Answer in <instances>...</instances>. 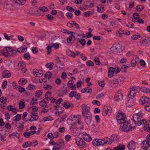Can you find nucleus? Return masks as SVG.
Masks as SVG:
<instances>
[{"label": "nucleus", "instance_id": "nucleus-17", "mask_svg": "<svg viewBox=\"0 0 150 150\" xmlns=\"http://www.w3.org/2000/svg\"><path fill=\"white\" fill-rule=\"evenodd\" d=\"M33 74L35 76L41 77L43 75V71L41 70L34 69L33 70Z\"/></svg>", "mask_w": 150, "mask_h": 150}, {"label": "nucleus", "instance_id": "nucleus-9", "mask_svg": "<svg viewBox=\"0 0 150 150\" xmlns=\"http://www.w3.org/2000/svg\"><path fill=\"white\" fill-rule=\"evenodd\" d=\"M120 50V46L118 43L114 44L110 48V52L114 54L119 52Z\"/></svg>", "mask_w": 150, "mask_h": 150}, {"label": "nucleus", "instance_id": "nucleus-23", "mask_svg": "<svg viewBox=\"0 0 150 150\" xmlns=\"http://www.w3.org/2000/svg\"><path fill=\"white\" fill-rule=\"evenodd\" d=\"M123 95L120 92H117L115 94L114 97V99L115 100H121L123 98Z\"/></svg>", "mask_w": 150, "mask_h": 150}, {"label": "nucleus", "instance_id": "nucleus-29", "mask_svg": "<svg viewBox=\"0 0 150 150\" xmlns=\"http://www.w3.org/2000/svg\"><path fill=\"white\" fill-rule=\"evenodd\" d=\"M81 92L86 93H89L91 94L92 92V89L90 88L87 87L81 89Z\"/></svg>", "mask_w": 150, "mask_h": 150}, {"label": "nucleus", "instance_id": "nucleus-8", "mask_svg": "<svg viewBox=\"0 0 150 150\" xmlns=\"http://www.w3.org/2000/svg\"><path fill=\"white\" fill-rule=\"evenodd\" d=\"M75 140L76 144L80 148H84L86 147V144L81 138L77 137Z\"/></svg>", "mask_w": 150, "mask_h": 150}, {"label": "nucleus", "instance_id": "nucleus-11", "mask_svg": "<svg viewBox=\"0 0 150 150\" xmlns=\"http://www.w3.org/2000/svg\"><path fill=\"white\" fill-rule=\"evenodd\" d=\"M142 145L141 148L144 150L147 149L150 146V138L146 137V139L142 142Z\"/></svg>", "mask_w": 150, "mask_h": 150}, {"label": "nucleus", "instance_id": "nucleus-13", "mask_svg": "<svg viewBox=\"0 0 150 150\" xmlns=\"http://www.w3.org/2000/svg\"><path fill=\"white\" fill-rule=\"evenodd\" d=\"M112 112V108L110 107L105 106L103 110L102 114L104 116H109Z\"/></svg>", "mask_w": 150, "mask_h": 150}, {"label": "nucleus", "instance_id": "nucleus-60", "mask_svg": "<svg viewBox=\"0 0 150 150\" xmlns=\"http://www.w3.org/2000/svg\"><path fill=\"white\" fill-rule=\"evenodd\" d=\"M77 93L75 91H73L71 92L69 94V96L70 97H75V95H76Z\"/></svg>", "mask_w": 150, "mask_h": 150}, {"label": "nucleus", "instance_id": "nucleus-36", "mask_svg": "<svg viewBox=\"0 0 150 150\" xmlns=\"http://www.w3.org/2000/svg\"><path fill=\"white\" fill-rule=\"evenodd\" d=\"M18 83L21 85L25 84L27 83V81L23 78H21L18 81Z\"/></svg>", "mask_w": 150, "mask_h": 150}, {"label": "nucleus", "instance_id": "nucleus-38", "mask_svg": "<svg viewBox=\"0 0 150 150\" xmlns=\"http://www.w3.org/2000/svg\"><path fill=\"white\" fill-rule=\"evenodd\" d=\"M52 47V44H50L47 47L46 49L47 50V53L48 54H50L51 53V48Z\"/></svg>", "mask_w": 150, "mask_h": 150}, {"label": "nucleus", "instance_id": "nucleus-37", "mask_svg": "<svg viewBox=\"0 0 150 150\" xmlns=\"http://www.w3.org/2000/svg\"><path fill=\"white\" fill-rule=\"evenodd\" d=\"M75 37H74V38L72 37H69L67 38V41L68 43H71L73 42V41L75 40Z\"/></svg>", "mask_w": 150, "mask_h": 150}, {"label": "nucleus", "instance_id": "nucleus-14", "mask_svg": "<svg viewBox=\"0 0 150 150\" xmlns=\"http://www.w3.org/2000/svg\"><path fill=\"white\" fill-rule=\"evenodd\" d=\"M78 117H79V115H74L73 116V118L72 119H68L67 122L68 124L71 126H74V125H75Z\"/></svg>", "mask_w": 150, "mask_h": 150}, {"label": "nucleus", "instance_id": "nucleus-61", "mask_svg": "<svg viewBox=\"0 0 150 150\" xmlns=\"http://www.w3.org/2000/svg\"><path fill=\"white\" fill-rule=\"evenodd\" d=\"M18 68L19 69H21L22 67H25L24 63L23 62H20L19 63L18 65Z\"/></svg>", "mask_w": 150, "mask_h": 150}, {"label": "nucleus", "instance_id": "nucleus-32", "mask_svg": "<svg viewBox=\"0 0 150 150\" xmlns=\"http://www.w3.org/2000/svg\"><path fill=\"white\" fill-rule=\"evenodd\" d=\"M125 148L124 145L120 144L117 146L114 147L112 150H125Z\"/></svg>", "mask_w": 150, "mask_h": 150}, {"label": "nucleus", "instance_id": "nucleus-21", "mask_svg": "<svg viewBox=\"0 0 150 150\" xmlns=\"http://www.w3.org/2000/svg\"><path fill=\"white\" fill-rule=\"evenodd\" d=\"M127 147L129 150H134L136 148V143L133 140L131 141L127 145Z\"/></svg>", "mask_w": 150, "mask_h": 150}, {"label": "nucleus", "instance_id": "nucleus-26", "mask_svg": "<svg viewBox=\"0 0 150 150\" xmlns=\"http://www.w3.org/2000/svg\"><path fill=\"white\" fill-rule=\"evenodd\" d=\"M31 114L32 115L31 118L29 119L28 120L29 121L32 122L34 120L36 121L38 119V116L37 115V114L34 112H32Z\"/></svg>", "mask_w": 150, "mask_h": 150}, {"label": "nucleus", "instance_id": "nucleus-42", "mask_svg": "<svg viewBox=\"0 0 150 150\" xmlns=\"http://www.w3.org/2000/svg\"><path fill=\"white\" fill-rule=\"evenodd\" d=\"M36 87L35 86L31 84H29L28 87V89L30 90L33 91L36 89Z\"/></svg>", "mask_w": 150, "mask_h": 150}, {"label": "nucleus", "instance_id": "nucleus-33", "mask_svg": "<svg viewBox=\"0 0 150 150\" xmlns=\"http://www.w3.org/2000/svg\"><path fill=\"white\" fill-rule=\"evenodd\" d=\"M33 145V142H26L23 144V147L24 148H26L28 147L31 146Z\"/></svg>", "mask_w": 150, "mask_h": 150}, {"label": "nucleus", "instance_id": "nucleus-16", "mask_svg": "<svg viewBox=\"0 0 150 150\" xmlns=\"http://www.w3.org/2000/svg\"><path fill=\"white\" fill-rule=\"evenodd\" d=\"M83 116L85 117L84 121L86 123L87 125H90L91 123L92 118V115L91 113H89V114Z\"/></svg>", "mask_w": 150, "mask_h": 150}, {"label": "nucleus", "instance_id": "nucleus-55", "mask_svg": "<svg viewBox=\"0 0 150 150\" xmlns=\"http://www.w3.org/2000/svg\"><path fill=\"white\" fill-rule=\"evenodd\" d=\"M93 14L92 12L91 11H88L85 12L84 13V15L86 17H88L92 15Z\"/></svg>", "mask_w": 150, "mask_h": 150}, {"label": "nucleus", "instance_id": "nucleus-52", "mask_svg": "<svg viewBox=\"0 0 150 150\" xmlns=\"http://www.w3.org/2000/svg\"><path fill=\"white\" fill-rule=\"evenodd\" d=\"M63 106L66 108L67 109L69 108L70 107V104L69 103L64 102L63 104Z\"/></svg>", "mask_w": 150, "mask_h": 150}, {"label": "nucleus", "instance_id": "nucleus-54", "mask_svg": "<svg viewBox=\"0 0 150 150\" xmlns=\"http://www.w3.org/2000/svg\"><path fill=\"white\" fill-rule=\"evenodd\" d=\"M144 129L146 131H150V124L149 122L144 127Z\"/></svg>", "mask_w": 150, "mask_h": 150}, {"label": "nucleus", "instance_id": "nucleus-64", "mask_svg": "<svg viewBox=\"0 0 150 150\" xmlns=\"http://www.w3.org/2000/svg\"><path fill=\"white\" fill-rule=\"evenodd\" d=\"M94 61L96 64L97 65H100V63L99 59L98 57H96L94 59Z\"/></svg>", "mask_w": 150, "mask_h": 150}, {"label": "nucleus", "instance_id": "nucleus-6", "mask_svg": "<svg viewBox=\"0 0 150 150\" xmlns=\"http://www.w3.org/2000/svg\"><path fill=\"white\" fill-rule=\"evenodd\" d=\"M135 91L136 89L134 88H132L130 90L129 93L128 95V98H127V100H128V103H130V105L131 102H132V104L131 105V106H132L135 104V103L134 102V100L132 98V96L134 98L136 94Z\"/></svg>", "mask_w": 150, "mask_h": 150}, {"label": "nucleus", "instance_id": "nucleus-31", "mask_svg": "<svg viewBox=\"0 0 150 150\" xmlns=\"http://www.w3.org/2000/svg\"><path fill=\"white\" fill-rule=\"evenodd\" d=\"M108 75L109 77L111 78L113 76V73L115 71V69L112 67H110L109 68Z\"/></svg>", "mask_w": 150, "mask_h": 150}, {"label": "nucleus", "instance_id": "nucleus-4", "mask_svg": "<svg viewBox=\"0 0 150 150\" xmlns=\"http://www.w3.org/2000/svg\"><path fill=\"white\" fill-rule=\"evenodd\" d=\"M116 117L117 122L120 125L126 121V115L122 112L120 110L118 111Z\"/></svg>", "mask_w": 150, "mask_h": 150}, {"label": "nucleus", "instance_id": "nucleus-27", "mask_svg": "<svg viewBox=\"0 0 150 150\" xmlns=\"http://www.w3.org/2000/svg\"><path fill=\"white\" fill-rule=\"evenodd\" d=\"M27 50V47L25 45L17 49V52L20 53L25 52Z\"/></svg>", "mask_w": 150, "mask_h": 150}, {"label": "nucleus", "instance_id": "nucleus-47", "mask_svg": "<svg viewBox=\"0 0 150 150\" xmlns=\"http://www.w3.org/2000/svg\"><path fill=\"white\" fill-rule=\"evenodd\" d=\"M25 103L24 102L21 101L19 104V108L20 109L24 108L25 106Z\"/></svg>", "mask_w": 150, "mask_h": 150}, {"label": "nucleus", "instance_id": "nucleus-10", "mask_svg": "<svg viewBox=\"0 0 150 150\" xmlns=\"http://www.w3.org/2000/svg\"><path fill=\"white\" fill-rule=\"evenodd\" d=\"M81 108L83 116H85L89 113H91L90 112V108L89 106L84 104L82 105Z\"/></svg>", "mask_w": 150, "mask_h": 150}, {"label": "nucleus", "instance_id": "nucleus-51", "mask_svg": "<svg viewBox=\"0 0 150 150\" xmlns=\"http://www.w3.org/2000/svg\"><path fill=\"white\" fill-rule=\"evenodd\" d=\"M7 101V98L6 97L3 96L0 98V101L4 104L6 103Z\"/></svg>", "mask_w": 150, "mask_h": 150}, {"label": "nucleus", "instance_id": "nucleus-24", "mask_svg": "<svg viewBox=\"0 0 150 150\" xmlns=\"http://www.w3.org/2000/svg\"><path fill=\"white\" fill-rule=\"evenodd\" d=\"M74 81L70 80L67 83L68 86L69 88H70L72 90H76V85L74 84Z\"/></svg>", "mask_w": 150, "mask_h": 150}, {"label": "nucleus", "instance_id": "nucleus-3", "mask_svg": "<svg viewBox=\"0 0 150 150\" xmlns=\"http://www.w3.org/2000/svg\"><path fill=\"white\" fill-rule=\"evenodd\" d=\"M125 81V77L122 76H119L116 79H114L111 81V85L113 88H116L121 86Z\"/></svg>", "mask_w": 150, "mask_h": 150}, {"label": "nucleus", "instance_id": "nucleus-48", "mask_svg": "<svg viewBox=\"0 0 150 150\" xmlns=\"http://www.w3.org/2000/svg\"><path fill=\"white\" fill-rule=\"evenodd\" d=\"M42 93V92L39 90L37 91H36L35 96L37 98H39L40 97Z\"/></svg>", "mask_w": 150, "mask_h": 150}, {"label": "nucleus", "instance_id": "nucleus-19", "mask_svg": "<svg viewBox=\"0 0 150 150\" xmlns=\"http://www.w3.org/2000/svg\"><path fill=\"white\" fill-rule=\"evenodd\" d=\"M81 137L84 140L87 142H90L92 140L91 136L86 132H83Z\"/></svg>", "mask_w": 150, "mask_h": 150}, {"label": "nucleus", "instance_id": "nucleus-20", "mask_svg": "<svg viewBox=\"0 0 150 150\" xmlns=\"http://www.w3.org/2000/svg\"><path fill=\"white\" fill-rule=\"evenodd\" d=\"M103 142H104V140L101 139H96L94 141L92 142L93 144L95 146H99L100 145H103L104 144Z\"/></svg>", "mask_w": 150, "mask_h": 150}, {"label": "nucleus", "instance_id": "nucleus-25", "mask_svg": "<svg viewBox=\"0 0 150 150\" xmlns=\"http://www.w3.org/2000/svg\"><path fill=\"white\" fill-rule=\"evenodd\" d=\"M139 57L137 56H135L133 57V59L131 62V64L133 67L136 65L137 62L139 61Z\"/></svg>", "mask_w": 150, "mask_h": 150}, {"label": "nucleus", "instance_id": "nucleus-5", "mask_svg": "<svg viewBox=\"0 0 150 150\" xmlns=\"http://www.w3.org/2000/svg\"><path fill=\"white\" fill-rule=\"evenodd\" d=\"M142 115L141 117H138L139 120H138L135 121V122H136V125L137 124L138 126H140L142 124L144 125V127L149 122L145 120L142 118L143 116V114L142 112H139L138 113L134 114V115H137L138 116H140V115Z\"/></svg>", "mask_w": 150, "mask_h": 150}, {"label": "nucleus", "instance_id": "nucleus-28", "mask_svg": "<svg viewBox=\"0 0 150 150\" xmlns=\"http://www.w3.org/2000/svg\"><path fill=\"white\" fill-rule=\"evenodd\" d=\"M2 76L3 78H8L11 76V73L8 70L4 71L2 73Z\"/></svg>", "mask_w": 150, "mask_h": 150}, {"label": "nucleus", "instance_id": "nucleus-62", "mask_svg": "<svg viewBox=\"0 0 150 150\" xmlns=\"http://www.w3.org/2000/svg\"><path fill=\"white\" fill-rule=\"evenodd\" d=\"M145 108L147 111H150V104L147 103L145 105Z\"/></svg>", "mask_w": 150, "mask_h": 150}, {"label": "nucleus", "instance_id": "nucleus-12", "mask_svg": "<svg viewBox=\"0 0 150 150\" xmlns=\"http://www.w3.org/2000/svg\"><path fill=\"white\" fill-rule=\"evenodd\" d=\"M64 146V141L62 139L60 140L57 143V145L55 146L53 148V150H63Z\"/></svg>", "mask_w": 150, "mask_h": 150}, {"label": "nucleus", "instance_id": "nucleus-63", "mask_svg": "<svg viewBox=\"0 0 150 150\" xmlns=\"http://www.w3.org/2000/svg\"><path fill=\"white\" fill-rule=\"evenodd\" d=\"M21 119V115L19 114H18L15 117V120L16 121H18Z\"/></svg>", "mask_w": 150, "mask_h": 150}, {"label": "nucleus", "instance_id": "nucleus-34", "mask_svg": "<svg viewBox=\"0 0 150 150\" xmlns=\"http://www.w3.org/2000/svg\"><path fill=\"white\" fill-rule=\"evenodd\" d=\"M104 142H103L105 144H110L112 143H113L111 139L110 138L109 139L108 137L105 138H104Z\"/></svg>", "mask_w": 150, "mask_h": 150}, {"label": "nucleus", "instance_id": "nucleus-56", "mask_svg": "<svg viewBox=\"0 0 150 150\" xmlns=\"http://www.w3.org/2000/svg\"><path fill=\"white\" fill-rule=\"evenodd\" d=\"M16 126L20 128H21V130H23L24 129L23 123H19L16 125Z\"/></svg>", "mask_w": 150, "mask_h": 150}, {"label": "nucleus", "instance_id": "nucleus-44", "mask_svg": "<svg viewBox=\"0 0 150 150\" xmlns=\"http://www.w3.org/2000/svg\"><path fill=\"white\" fill-rule=\"evenodd\" d=\"M38 10L43 12H46L48 10V8L45 6L40 7L39 8Z\"/></svg>", "mask_w": 150, "mask_h": 150}, {"label": "nucleus", "instance_id": "nucleus-45", "mask_svg": "<svg viewBox=\"0 0 150 150\" xmlns=\"http://www.w3.org/2000/svg\"><path fill=\"white\" fill-rule=\"evenodd\" d=\"M81 52L79 51H76L75 52H73L72 53L71 57L73 58H75L76 56L80 55Z\"/></svg>", "mask_w": 150, "mask_h": 150}, {"label": "nucleus", "instance_id": "nucleus-58", "mask_svg": "<svg viewBox=\"0 0 150 150\" xmlns=\"http://www.w3.org/2000/svg\"><path fill=\"white\" fill-rule=\"evenodd\" d=\"M70 129L71 131L72 132H73L74 133H76L77 132V128H75V127H74V126H70Z\"/></svg>", "mask_w": 150, "mask_h": 150}, {"label": "nucleus", "instance_id": "nucleus-30", "mask_svg": "<svg viewBox=\"0 0 150 150\" xmlns=\"http://www.w3.org/2000/svg\"><path fill=\"white\" fill-rule=\"evenodd\" d=\"M142 45L144 46H147L150 44V38H145L142 42Z\"/></svg>", "mask_w": 150, "mask_h": 150}, {"label": "nucleus", "instance_id": "nucleus-53", "mask_svg": "<svg viewBox=\"0 0 150 150\" xmlns=\"http://www.w3.org/2000/svg\"><path fill=\"white\" fill-rule=\"evenodd\" d=\"M33 132H25L24 133V136L26 138H29L30 136L32 135Z\"/></svg>", "mask_w": 150, "mask_h": 150}, {"label": "nucleus", "instance_id": "nucleus-46", "mask_svg": "<svg viewBox=\"0 0 150 150\" xmlns=\"http://www.w3.org/2000/svg\"><path fill=\"white\" fill-rule=\"evenodd\" d=\"M53 120L52 117H44L42 121L43 122H46L47 121H51Z\"/></svg>", "mask_w": 150, "mask_h": 150}, {"label": "nucleus", "instance_id": "nucleus-43", "mask_svg": "<svg viewBox=\"0 0 150 150\" xmlns=\"http://www.w3.org/2000/svg\"><path fill=\"white\" fill-rule=\"evenodd\" d=\"M53 63H48L46 64V66L47 68H48L50 70L52 69Z\"/></svg>", "mask_w": 150, "mask_h": 150}, {"label": "nucleus", "instance_id": "nucleus-2", "mask_svg": "<svg viewBox=\"0 0 150 150\" xmlns=\"http://www.w3.org/2000/svg\"><path fill=\"white\" fill-rule=\"evenodd\" d=\"M1 51V54L6 57L9 56L14 57L16 55L17 52L15 50H13L10 47H6Z\"/></svg>", "mask_w": 150, "mask_h": 150}, {"label": "nucleus", "instance_id": "nucleus-35", "mask_svg": "<svg viewBox=\"0 0 150 150\" xmlns=\"http://www.w3.org/2000/svg\"><path fill=\"white\" fill-rule=\"evenodd\" d=\"M117 136L113 134L110 137L112 142H117L118 139Z\"/></svg>", "mask_w": 150, "mask_h": 150}, {"label": "nucleus", "instance_id": "nucleus-15", "mask_svg": "<svg viewBox=\"0 0 150 150\" xmlns=\"http://www.w3.org/2000/svg\"><path fill=\"white\" fill-rule=\"evenodd\" d=\"M15 8L16 9L20 8L21 5L24 4L26 2V0H15Z\"/></svg>", "mask_w": 150, "mask_h": 150}, {"label": "nucleus", "instance_id": "nucleus-57", "mask_svg": "<svg viewBox=\"0 0 150 150\" xmlns=\"http://www.w3.org/2000/svg\"><path fill=\"white\" fill-rule=\"evenodd\" d=\"M141 35L139 34L135 35L132 36L131 38L132 39L134 40H137V39L140 37Z\"/></svg>", "mask_w": 150, "mask_h": 150}, {"label": "nucleus", "instance_id": "nucleus-59", "mask_svg": "<svg viewBox=\"0 0 150 150\" xmlns=\"http://www.w3.org/2000/svg\"><path fill=\"white\" fill-rule=\"evenodd\" d=\"M62 99L61 98H59L58 100L55 102V104L57 105H55L54 107L56 108H57L58 105H59L61 103V101L62 100Z\"/></svg>", "mask_w": 150, "mask_h": 150}, {"label": "nucleus", "instance_id": "nucleus-39", "mask_svg": "<svg viewBox=\"0 0 150 150\" xmlns=\"http://www.w3.org/2000/svg\"><path fill=\"white\" fill-rule=\"evenodd\" d=\"M141 91L144 93H150V89L145 87L142 88L141 89Z\"/></svg>", "mask_w": 150, "mask_h": 150}, {"label": "nucleus", "instance_id": "nucleus-18", "mask_svg": "<svg viewBox=\"0 0 150 150\" xmlns=\"http://www.w3.org/2000/svg\"><path fill=\"white\" fill-rule=\"evenodd\" d=\"M80 119L79 117H78L76 121V123L75 124V127L78 129H83V123L81 122H80Z\"/></svg>", "mask_w": 150, "mask_h": 150}, {"label": "nucleus", "instance_id": "nucleus-22", "mask_svg": "<svg viewBox=\"0 0 150 150\" xmlns=\"http://www.w3.org/2000/svg\"><path fill=\"white\" fill-rule=\"evenodd\" d=\"M150 100V99L149 98L143 96L141 98L139 102L141 104H144L146 103H148Z\"/></svg>", "mask_w": 150, "mask_h": 150}, {"label": "nucleus", "instance_id": "nucleus-7", "mask_svg": "<svg viewBox=\"0 0 150 150\" xmlns=\"http://www.w3.org/2000/svg\"><path fill=\"white\" fill-rule=\"evenodd\" d=\"M4 8L9 10L16 9L15 8V2L11 0H8L4 4Z\"/></svg>", "mask_w": 150, "mask_h": 150}, {"label": "nucleus", "instance_id": "nucleus-50", "mask_svg": "<svg viewBox=\"0 0 150 150\" xmlns=\"http://www.w3.org/2000/svg\"><path fill=\"white\" fill-rule=\"evenodd\" d=\"M30 103L31 105H33L37 104V99L35 98H33L31 101Z\"/></svg>", "mask_w": 150, "mask_h": 150}, {"label": "nucleus", "instance_id": "nucleus-1", "mask_svg": "<svg viewBox=\"0 0 150 150\" xmlns=\"http://www.w3.org/2000/svg\"><path fill=\"white\" fill-rule=\"evenodd\" d=\"M142 116L141 114L140 115V116H138L137 115H133V119H131L129 122L126 121L121 124L120 129L122 131L126 132L132 131L136 126V122H135V121L139 120L138 117H141Z\"/></svg>", "mask_w": 150, "mask_h": 150}, {"label": "nucleus", "instance_id": "nucleus-49", "mask_svg": "<svg viewBox=\"0 0 150 150\" xmlns=\"http://www.w3.org/2000/svg\"><path fill=\"white\" fill-rule=\"evenodd\" d=\"M144 6L141 5H139L136 6V9L137 11H142L144 9Z\"/></svg>", "mask_w": 150, "mask_h": 150}, {"label": "nucleus", "instance_id": "nucleus-41", "mask_svg": "<svg viewBox=\"0 0 150 150\" xmlns=\"http://www.w3.org/2000/svg\"><path fill=\"white\" fill-rule=\"evenodd\" d=\"M47 102H45L44 101H43V100H42L40 102V105L42 107L45 108H48V107L47 106Z\"/></svg>", "mask_w": 150, "mask_h": 150}, {"label": "nucleus", "instance_id": "nucleus-40", "mask_svg": "<svg viewBox=\"0 0 150 150\" xmlns=\"http://www.w3.org/2000/svg\"><path fill=\"white\" fill-rule=\"evenodd\" d=\"M52 73L49 71L47 72L45 74V76L46 78L49 79L52 76Z\"/></svg>", "mask_w": 150, "mask_h": 150}]
</instances>
